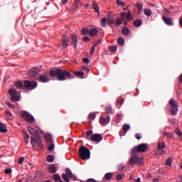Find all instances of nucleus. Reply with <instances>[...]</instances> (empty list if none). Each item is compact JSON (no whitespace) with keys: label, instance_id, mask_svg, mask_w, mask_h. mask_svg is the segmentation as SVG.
Masks as SVG:
<instances>
[{"label":"nucleus","instance_id":"obj_1","mask_svg":"<svg viewBox=\"0 0 182 182\" xmlns=\"http://www.w3.org/2000/svg\"><path fill=\"white\" fill-rule=\"evenodd\" d=\"M50 75L52 77H57L59 81H64L67 79L74 78L72 73L67 71V70H60V68H56L55 70H50Z\"/></svg>","mask_w":182,"mask_h":182},{"label":"nucleus","instance_id":"obj_2","mask_svg":"<svg viewBox=\"0 0 182 182\" xmlns=\"http://www.w3.org/2000/svg\"><path fill=\"white\" fill-rule=\"evenodd\" d=\"M79 156L82 160H88L90 159V151L84 145L79 149Z\"/></svg>","mask_w":182,"mask_h":182},{"label":"nucleus","instance_id":"obj_3","mask_svg":"<svg viewBox=\"0 0 182 182\" xmlns=\"http://www.w3.org/2000/svg\"><path fill=\"white\" fill-rule=\"evenodd\" d=\"M147 150H149V145L147 144H140L133 147L131 151L132 154H136V153H146Z\"/></svg>","mask_w":182,"mask_h":182},{"label":"nucleus","instance_id":"obj_4","mask_svg":"<svg viewBox=\"0 0 182 182\" xmlns=\"http://www.w3.org/2000/svg\"><path fill=\"white\" fill-rule=\"evenodd\" d=\"M129 164L131 166H134L136 164L139 166H143L144 165V161L143 159H141L140 157L137 156H133L129 159Z\"/></svg>","mask_w":182,"mask_h":182},{"label":"nucleus","instance_id":"obj_5","mask_svg":"<svg viewBox=\"0 0 182 182\" xmlns=\"http://www.w3.org/2000/svg\"><path fill=\"white\" fill-rule=\"evenodd\" d=\"M24 87L28 90H35L38 86V84L35 81L26 80L23 82Z\"/></svg>","mask_w":182,"mask_h":182},{"label":"nucleus","instance_id":"obj_6","mask_svg":"<svg viewBox=\"0 0 182 182\" xmlns=\"http://www.w3.org/2000/svg\"><path fill=\"white\" fill-rule=\"evenodd\" d=\"M21 116L23 119H26L29 123H33L35 122V117H33V116H32L28 112L24 111L21 112Z\"/></svg>","mask_w":182,"mask_h":182},{"label":"nucleus","instance_id":"obj_7","mask_svg":"<svg viewBox=\"0 0 182 182\" xmlns=\"http://www.w3.org/2000/svg\"><path fill=\"white\" fill-rule=\"evenodd\" d=\"M9 94L11 95V100L12 102H18L19 101V96L18 95V92L16 90L11 89L9 91Z\"/></svg>","mask_w":182,"mask_h":182},{"label":"nucleus","instance_id":"obj_8","mask_svg":"<svg viewBox=\"0 0 182 182\" xmlns=\"http://www.w3.org/2000/svg\"><path fill=\"white\" fill-rule=\"evenodd\" d=\"M107 23H108V26L111 28H112L113 25H115L113 13L111 11L108 12V14H107Z\"/></svg>","mask_w":182,"mask_h":182},{"label":"nucleus","instance_id":"obj_9","mask_svg":"<svg viewBox=\"0 0 182 182\" xmlns=\"http://www.w3.org/2000/svg\"><path fill=\"white\" fill-rule=\"evenodd\" d=\"M126 16H127L126 12H121L120 13V17H118L116 20V22L114 23L115 26H122V23H123V21L125 19Z\"/></svg>","mask_w":182,"mask_h":182},{"label":"nucleus","instance_id":"obj_10","mask_svg":"<svg viewBox=\"0 0 182 182\" xmlns=\"http://www.w3.org/2000/svg\"><path fill=\"white\" fill-rule=\"evenodd\" d=\"M41 70V67H33V68H31L28 72V76L36 77V76L38 74Z\"/></svg>","mask_w":182,"mask_h":182},{"label":"nucleus","instance_id":"obj_11","mask_svg":"<svg viewBox=\"0 0 182 182\" xmlns=\"http://www.w3.org/2000/svg\"><path fill=\"white\" fill-rule=\"evenodd\" d=\"M162 19L165 24L168 26H173L174 25L173 19L171 17L163 16Z\"/></svg>","mask_w":182,"mask_h":182},{"label":"nucleus","instance_id":"obj_12","mask_svg":"<svg viewBox=\"0 0 182 182\" xmlns=\"http://www.w3.org/2000/svg\"><path fill=\"white\" fill-rule=\"evenodd\" d=\"M31 144L33 147H35V146H38L39 149H42V147H43V144L38 141L40 139L34 138L33 136H31Z\"/></svg>","mask_w":182,"mask_h":182},{"label":"nucleus","instance_id":"obj_13","mask_svg":"<svg viewBox=\"0 0 182 182\" xmlns=\"http://www.w3.org/2000/svg\"><path fill=\"white\" fill-rule=\"evenodd\" d=\"M90 139L96 143H100L103 139V136L100 134H94L90 137Z\"/></svg>","mask_w":182,"mask_h":182},{"label":"nucleus","instance_id":"obj_14","mask_svg":"<svg viewBox=\"0 0 182 182\" xmlns=\"http://www.w3.org/2000/svg\"><path fill=\"white\" fill-rule=\"evenodd\" d=\"M110 122V116H107V117H105L104 116H101L100 117V124L102 126H105L107 124H109Z\"/></svg>","mask_w":182,"mask_h":182},{"label":"nucleus","instance_id":"obj_15","mask_svg":"<svg viewBox=\"0 0 182 182\" xmlns=\"http://www.w3.org/2000/svg\"><path fill=\"white\" fill-rule=\"evenodd\" d=\"M28 129L29 133L33 134L35 139L36 138L37 139H40L38 132H37L36 129H35L32 127H28Z\"/></svg>","mask_w":182,"mask_h":182},{"label":"nucleus","instance_id":"obj_16","mask_svg":"<svg viewBox=\"0 0 182 182\" xmlns=\"http://www.w3.org/2000/svg\"><path fill=\"white\" fill-rule=\"evenodd\" d=\"M71 38H72L71 44L73 45V47L75 48H77V36L75 34H72L71 35Z\"/></svg>","mask_w":182,"mask_h":182},{"label":"nucleus","instance_id":"obj_17","mask_svg":"<svg viewBox=\"0 0 182 182\" xmlns=\"http://www.w3.org/2000/svg\"><path fill=\"white\" fill-rule=\"evenodd\" d=\"M68 37L66 35H64L63 40H62V44H63V47L64 48H66L68 46Z\"/></svg>","mask_w":182,"mask_h":182},{"label":"nucleus","instance_id":"obj_18","mask_svg":"<svg viewBox=\"0 0 182 182\" xmlns=\"http://www.w3.org/2000/svg\"><path fill=\"white\" fill-rule=\"evenodd\" d=\"M48 171L50 172V173L51 174H55L57 172V168L54 164H51L49 167H48Z\"/></svg>","mask_w":182,"mask_h":182},{"label":"nucleus","instance_id":"obj_19","mask_svg":"<svg viewBox=\"0 0 182 182\" xmlns=\"http://www.w3.org/2000/svg\"><path fill=\"white\" fill-rule=\"evenodd\" d=\"M169 105H171V108L178 107V102H177V101L174 99H171L169 100Z\"/></svg>","mask_w":182,"mask_h":182},{"label":"nucleus","instance_id":"obj_20","mask_svg":"<svg viewBox=\"0 0 182 182\" xmlns=\"http://www.w3.org/2000/svg\"><path fill=\"white\" fill-rule=\"evenodd\" d=\"M0 132L6 133L8 132L7 127L4 123L0 122Z\"/></svg>","mask_w":182,"mask_h":182},{"label":"nucleus","instance_id":"obj_21","mask_svg":"<svg viewBox=\"0 0 182 182\" xmlns=\"http://www.w3.org/2000/svg\"><path fill=\"white\" fill-rule=\"evenodd\" d=\"M122 33L125 36H129L131 33L129 28L124 27L122 29Z\"/></svg>","mask_w":182,"mask_h":182},{"label":"nucleus","instance_id":"obj_22","mask_svg":"<svg viewBox=\"0 0 182 182\" xmlns=\"http://www.w3.org/2000/svg\"><path fill=\"white\" fill-rule=\"evenodd\" d=\"M166 146V144L165 142H158V144H157L158 150H164Z\"/></svg>","mask_w":182,"mask_h":182},{"label":"nucleus","instance_id":"obj_23","mask_svg":"<svg viewBox=\"0 0 182 182\" xmlns=\"http://www.w3.org/2000/svg\"><path fill=\"white\" fill-rule=\"evenodd\" d=\"M44 138L48 143H51V141H53V136L49 133H46L44 136Z\"/></svg>","mask_w":182,"mask_h":182},{"label":"nucleus","instance_id":"obj_24","mask_svg":"<svg viewBox=\"0 0 182 182\" xmlns=\"http://www.w3.org/2000/svg\"><path fill=\"white\" fill-rule=\"evenodd\" d=\"M97 33H98V30L95 28H93L91 30H90V36L91 37H94L97 36Z\"/></svg>","mask_w":182,"mask_h":182},{"label":"nucleus","instance_id":"obj_25","mask_svg":"<svg viewBox=\"0 0 182 182\" xmlns=\"http://www.w3.org/2000/svg\"><path fill=\"white\" fill-rule=\"evenodd\" d=\"M113 177V173L109 172L105 173V176H104V179L106 181H110Z\"/></svg>","mask_w":182,"mask_h":182},{"label":"nucleus","instance_id":"obj_26","mask_svg":"<svg viewBox=\"0 0 182 182\" xmlns=\"http://www.w3.org/2000/svg\"><path fill=\"white\" fill-rule=\"evenodd\" d=\"M93 9L95 11L96 13H97L98 15H100V9L98 6V4L96 2H94L92 4Z\"/></svg>","mask_w":182,"mask_h":182},{"label":"nucleus","instance_id":"obj_27","mask_svg":"<svg viewBox=\"0 0 182 182\" xmlns=\"http://www.w3.org/2000/svg\"><path fill=\"white\" fill-rule=\"evenodd\" d=\"M144 13L147 17H151L152 15V11L150 9H145Z\"/></svg>","mask_w":182,"mask_h":182},{"label":"nucleus","instance_id":"obj_28","mask_svg":"<svg viewBox=\"0 0 182 182\" xmlns=\"http://www.w3.org/2000/svg\"><path fill=\"white\" fill-rule=\"evenodd\" d=\"M107 23V19L106 17L101 18V27L102 28H106Z\"/></svg>","mask_w":182,"mask_h":182},{"label":"nucleus","instance_id":"obj_29","mask_svg":"<svg viewBox=\"0 0 182 182\" xmlns=\"http://www.w3.org/2000/svg\"><path fill=\"white\" fill-rule=\"evenodd\" d=\"M39 80L41 82L46 83L48 82V77H46V75H40L39 77Z\"/></svg>","mask_w":182,"mask_h":182},{"label":"nucleus","instance_id":"obj_30","mask_svg":"<svg viewBox=\"0 0 182 182\" xmlns=\"http://www.w3.org/2000/svg\"><path fill=\"white\" fill-rule=\"evenodd\" d=\"M170 112L173 116H176L178 112V107H171Z\"/></svg>","mask_w":182,"mask_h":182},{"label":"nucleus","instance_id":"obj_31","mask_svg":"<svg viewBox=\"0 0 182 182\" xmlns=\"http://www.w3.org/2000/svg\"><path fill=\"white\" fill-rule=\"evenodd\" d=\"M124 43H125V40L123 37H119L117 39V43H118L119 46H123L124 45Z\"/></svg>","mask_w":182,"mask_h":182},{"label":"nucleus","instance_id":"obj_32","mask_svg":"<svg viewBox=\"0 0 182 182\" xmlns=\"http://www.w3.org/2000/svg\"><path fill=\"white\" fill-rule=\"evenodd\" d=\"M133 23H134V26L138 28V27H140L142 25V21L140 19H136L134 21Z\"/></svg>","mask_w":182,"mask_h":182},{"label":"nucleus","instance_id":"obj_33","mask_svg":"<svg viewBox=\"0 0 182 182\" xmlns=\"http://www.w3.org/2000/svg\"><path fill=\"white\" fill-rule=\"evenodd\" d=\"M65 173L69 178H72L73 177V174L72 171L70 170V168H66Z\"/></svg>","mask_w":182,"mask_h":182},{"label":"nucleus","instance_id":"obj_34","mask_svg":"<svg viewBox=\"0 0 182 182\" xmlns=\"http://www.w3.org/2000/svg\"><path fill=\"white\" fill-rule=\"evenodd\" d=\"M46 159L48 163H53L55 157L53 155H48L47 156Z\"/></svg>","mask_w":182,"mask_h":182},{"label":"nucleus","instance_id":"obj_35","mask_svg":"<svg viewBox=\"0 0 182 182\" xmlns=\"http://www.w3.org/2000/svg\"><path fill=\"white\" fill-rule=\"evenodd\" d=\"M53 178L54 181H55L56 182H57V181L60 182V181H63V180L61 179V178H60V176L59 174H58V173L54 174L53 176Z\"/></svg>","mask_w":182,"mask_h":182},{"label":"nucleus","instance_id":"obj_36","mask_svg":"<svg viewBox=\"0 0 182 182\" xmlns=\"http://www.w3.org/2000/svg\"><path fill=\"white\" fill-rule=\"evenodd\" d=\"M125 18L127 21H131L133 19L131 11H129L127 14H126Z\"/></svg>","mask_w":182,"mask_h":182},{"label":"nucleus","instance_id":"obj_37","mask_svg":"<svg viewBox=\"0 0 182 182\" xmlns=\"http://www.w3.org/2000/svg\"><path fill=\"white\" fill-rule=\"evenodd\" d=\"M172 163H173L172 159L168 158V159H166V161L165 162V166L171 167Z\"/></svg>","mask_w":182,"mask_h":182},{"label":"nucleus","instance_id":"obj_38","mask_svg":"<svg viewBox=\"0 0 182 182\" xmlns=\"http://www.w3.org/2000/svg\"><path fill=\"white\" fill-rule=\"evenodd\" d=\"M15 85L18 90L23 88V84L20 81L16 82Z\"/></svg>","mask_w":182,"mask_h":182},{"label":"nucleus","instance_id":"obj_39","mask_svg":"<svg viewBox=\"0 0 182 182\" xmlns=\"http://www.w3.org/2000/svg\"><path fill=\"white\" fill-rule=\"evenodd\" d=\"M124 101H125V100L123 99L122 97H119V98H117L116 105H122L124 104Z\"/></svg>","mask_w":182,"mask_h":182},{"label":"nucleus","instance_id":"obj_40","mask_svg":"<svg viewBox=\"0 0 182 182\" xmlns=\"http://www.w3.org/2000/svg\"><path fill=\"white\" fill-rule=\"evenodd\" d=\"M130 129V126L129 124H124L122 126V130L124 132H127Z\"/></svg>","mask_w":182,"mask_h":182},{"label":"nucleus","instance_id":"obj_41","mask_svg":"<svg viewBox=\"0 0 182 182\" xmlns=\"http://www.w3.org/2000/svg\"><path fill=\"white\" fill-rule=\"evenodd\" d=\"M120 120H122V115L121 114H117L116 117H115V119H114V122L116 123V124H118Z\"/></svg>","mask_w":182,"mask_h":182},{"label":"nucleus","instance_id":"obj_42","mask_svg":"<svg viewBox=\"0 0 182 182\" xmlns=\"http://www.w3.org/2000/svg\"><path fill=\"white\" fill-rule=\"evenodd\" d=\"M90 30H89L88 28H82V33L83 36H87V35H90Z\"/></svg>","mask_w":182,"mask_h":182},{"label":"nucleus","instance_id":"obj_43","mask_svg":"<svg viewBox=\"0 0 182 182\" xmlns=\"http://www.w3.org/2000/svg\"><path fill=\"white\" fill-rule=\"evenodd\" d=\"M74 74L76 76H79V77H83L85 75V73H83V71H75Z\"/></svg>","mask_w":182,"mask_h":182},{"label":"nucleus","instance_id":"obj_44","mask_svg":"<svg viewBox=\"0 0 182 182\" xmlns=\"http://www.w3.org/2000/svg\"><path fill=\"white\" fill-rule=\"evenodd\" d=\"M109 50L111 53H115L117 50V47L115 46H109Z\"/></svg>","mask_w":182,"mask_h":182},{"label":"nucleus","instance_id":"obj_45","mask_svg":"<svg viewBox=\"0 0 182 182\" xmlns=\"http://www.w3.org/2000/svg\"><path fill=\"white\" fill-rule=\"evenodd\" d=\"M62 178L65 181V182H70V179L68 178V176L65 173L62 174Z\"/></svg>","mask_w":182,"mask_h":182},{"label":"nucleus","instance_id":"obj_46","mask_svg":"<svg viewBox=\"0 0 182 182\" xmlns=\"http://www.w3.org/2000/svg\"><path fill=\"white\" fill-rule=\"evenodd\" d=\"M164 136L168 137V138H173V135L172 134H171L170 132H164Z\"/></svg>","mask_w":182,"mask_h":182},{"label":"nucleus","instance_id":"obj_47","mask_svg":"<svg viewBox=\"0 0 182 182\" xmlns=\"http://www.w3.org/2000/svg\"><path fill=\"white\" fill-rule=\"evenodd\" d=\"M105 111H107V114H112L113 109L111 107H107V108H105Z\"/></svg>","mask_w":182,"mask_h":182},{"label":"nucleus","instance_id":"obj_48","mask_svg":"<svg viewBox=\"0 0 182 182\" xmlns=\"http://www.w3.org/2000/svg\"><path fill=\"white\" fill-rule=\"evenodd\" d=\"M136 6L137 8V9L139 11H142L143 10V5L141 4H136Z\"/></svg>","mask_w":182,"mask_h":182},{"label":"nucleus","instance_id":"obj_49","mask_svg":"<svg viewBox=\"0 0 182 182\" xmlns=\"http://www.w3.org/2000/svg\"><path fill=\"white\" fill-rule=\"evenodd\" d=\"M92 134L93 132L92 130L87 131L86 133V138L88 139V137L92 136V135H93Z\"/></svg>","mask_w":182,"mask_h":182},{"label":"nucleus","instance_id":"obj_50","mask_svg":"<svg viewBox=\"0 0 182 182\" xmlns=\"http://www.w3.org/2000/svg\"><path fill=\"white\" fill-rule=\"evenodd\" d=\"M24 161H25V157L18 158V165H22Z\"/></svg>","mask_w":182,"mask_h":182},{"label":"nucleus","instance_id":"obj_51","mask_svg":"<svg viewBox=\"0 0 182 182\" xmlns=\"http://www.w3.org/2000/svg\"><path fill=\"white\" fill-rule=\"evenodd\" d=\"M125 168V166L124 164H119L118 166H117V169L118 171H123L124 169Z\"/></svg>","mask_w":182,"mask_h":182},{"label":"nucleus","instance_id":"obj_52","mask_svg":"<svg viewBox=\"0 0 182 182\" xmlns=\"http://www.w3.org/2000/svg\"><path fill=\"white\" fill-rule=\"evenodd\" d=\"M95 117H96V115L93 113L90 114L88 116V118L92 120H94Z\"/></svg>","mask_w":182,"mask_h":182},{"label":"nucleus","instance_id":"obj_53","mask_svg":"<svg viewBox=\"0 0 182 182\" xmlns=\"http://www.w3.org/2000/svg\"><path fill=\"white\" fill-rule=\"evenodd\" d=\"M5 174H11L12 173V169L11 168H6L4 171Z\"/></svg>","mask_w":182,"mask_h":182},{"label":"nucleus","instance_id":"obj_54","mask_svg":"<svg viewBox=\"0 0 182 182\" xmlns=\"http://www.w3.org/2000/svg\"><path fill=\"white\" fill-rule=\"evenodd\" d=\"M175 132H176V134L179 136V137H181V135H182V134H181V132H180V130L178 129H175Z\"/></svg>","mask_w":182,"mask_h":182},{"label":"nucleus","instance_id":"obj_55","mask_svg":"<svg viewBox=\"0 0 182 182\" xmlns=\"http://www.w3.org/2000/svg\"><path fill=\"white\" fill-rule=\"evenodd\" d=\"M100 42H101L100 39L97 40V41L95 42V43L93 44L92 47L96 48L100 44Z\"/></svg>","mask_w":182,"mask_h":182},{"label":"nucleus","instance_id":"obj_56","mask_svg":"<svg viewBox=\"0 0 182 182\" xmlns=\"http://www.w3.org/2000/svg\"><path fill=\"white\" fill-rule=\"evenodd\" d=\"M54 147H55V146L53 144L49 145V146H48L49 151H53V150L54 149Z\"/></svg>","mask_w":182,"mask_h":182},{"label":"nucleus","instance_id":"obj_57","mask_svg":"<svg viewBox=\"0 0 182 182\" xmlns=\"http://www.w3.org/2000/svg\"><path fill=\"white\" fill-rule=\"evenodd\" d=\"M117 6H124V2H122V1H120V0H117Z\"/></svg>","mask_w":182,"mask_h":182},{"label":"nucleus","instance_id":"obj_58","mask_svg":"<svg viewBox=\"0 0 182 182\" xmlns=\"http://www.w3.org/2000/svg\"><path fill=\"white\" fill-rule=\"evenodd\" d=\"M24 139L26 140V142L28 143V140H29V134L27 133L24 135Z\"/></svg>","mask_w":182,"mask_h":182},{"label":"nucleus","instance_id":"obj_59","mask_svg":"<svg viewBox=\"0 0 182 182\" xmlns=\"http://www.w3.org/2000/svg\"><path fill=\"white\" fill-rule=\"evenodd\" d=\"M116 179L117 181H121L122 179V176L121 174H117Z\"/></svg>","mask_w":182,"mask_h":182},{"label":"nucleus","instance_id":"obj_60","mask_svg":"<svg viewBox=\"0 0 182 182\" xmlns=\"http://www.w3.org/2000/svg\"><path fill=\"white\" fill-rule=\"evenodd\" d=\"M82 61H83V63H87V64L90 63V60L88 58H84L82 59Z\"/></svg>","mask_w":182,"mask_h":182},{"label":"nucleus","instance_id":"obj_61","mask_svg":"<svg viewBox=\"0 0 182 182\" xmlns=\"http://www.w3.org/2000/svg\"><path fill=\"white\" fill-rule=\"evenodd\" d=\"M90 37H88V36H86V37H84V38H83V41H84L85 43L90 41Z\"/></svg>","mask_w":182,"mask_h":182},{"label":"nucleus","instance_id":"obj_62","mask_svg":"<svg viewBox=\"0 0 182 182\" xmlns=\"http://www.w3.org/2000/svg\"><path fill=\"white\" fill-rule=\"evenodd\" d=\"M141 134H135V137H136V139H138V140H139V139H141Z\"/></svg>","mask_w":182,"mask_h":182},{"label":"nucleus","instance_id":"obj_63","mask_svg":"<svg viewBox=\"0 0 182 182\" xmlns=\"http://www.w3.org/2000/svg\"><path fill=\"white\" fill-rule=\"evenodd\" d=\"M95 48L92 46V48H91V50H90V55H93V54L95 53Z\"/></svg>","mask_w":182,"mask_h":182},{"label":"nucleus","instance_id":"obj_64","mask_svg":"<svg viewBox=\"0 0 182 182\" xmlns=\"http://www.w3.org/2000/svg\"><path fill=\"white\" fill-rule=\"evenodd\" d=\"M87 182H97V181L94 178H89V179L87 180Z\"/></svg>","mask_w":182,"mask_h":182}]
</instances>
